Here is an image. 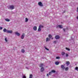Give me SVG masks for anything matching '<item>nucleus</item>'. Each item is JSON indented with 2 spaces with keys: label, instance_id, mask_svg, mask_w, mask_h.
<instances>
[{
  "label": "nucleus",
  "instance_id": "f257e3e1",
  "mask_svg": "<svg viewBox=\"0 0 78 78\" xmlns=\"http://www.w3.org/2000/svg\"><path fill=\"white\" fill-rule=\"evenodd\" d=\"M8 8L10 9H14V6L13 5L8 6Z\"/></svg>",
  "mask_w": 78,
  "mask_h": 78
},
{
  "label": "nucleus",
  "instance_id": "f03ea898",
  "mask_svg": "<svg viewBox=\"0 0 78 78\" xmlns=\"http://www.w3.org/2000/svg\"><path fill=\"white\" fill-rule=\"evenodd\" d=\"M57 28H63V26L61 25H58L57 26Z\"/></svg>",
  "mask_w": 78,
  "mask_h": 78
},
{
  "label": "nucleus",
  "instance_id": "7ed1b4c3",
  "mask_svg": "<svg viewBox=\"0 0 78 78\" xmlns=\"http://www.w3.org/2000/svg\"><path fill=\"white\" fill-rule=\"evenodd\" d=\"M24 37H25V34L23 33L22 35H21V39H24Z\"/></svg>",
  "mask_w": 78,
  "mask_h": 78
},
{
  "label": "nucleus",
  "instance_id": "20e7f679",
  "mask_svg": "<svg viewBox=\"0 0 78 78\" xmlns=\"http://www.w3.org/2000/svg\"><path fill=\"white\" fill-rule=\"evenodd\" d=\"M15 34H16V35H17L18 36H20V33H18L17 32H15Z\"/></svg>",
  "mask_w": 78,
  "mask_h": 78
},
{
  "label": "nucleus",
  "instance_id": "39448f33",
  "mask_svg": "<svg viewBox=\"0 0 78 78\" xmlns=\"http://www.w3.org/2000/svg\"><path fill=\"white\" fill-rule=\"evenodd\" d=\"M38 4V5H39V6H43V5H42V2H39Z\"/></svg>",
  "mask_w": 78,
  "mask_h": 78
},
{
  "label": "nucleus",
  "instance_id": "423d86ee",
  "mask_svg": "<svg viewBox=\"0 0 78 78\" xmlns=\"http://www.w3.org/2000/svg\"><path fill=\"white\" fill-rule=\"evenodd\" d=\"M7 33H12V30H7Z\"/></svg>",
  "mask_w": 78,
  "mask_h": 78
},
{
  "label": "nucleus",
  "instance_id": "0eeeda50",
  "mask_svg": "<svg viewBox=\"0 0 78 78\" xmlns=\"http://www.w3.org/2000/svg\"><path fill=\"white\" fill-rule=\"evenodd\" d=\"M33 30H34V31H36L37 30V27L36 26H34L33 27Z\"/></svg>",
  "mask_w": 78,
  "mask_h": 78
},
{
  "label": "nucleus",
  "instance_id": "6e6552de",
  "mask_svg": "<svg viewBox=\"0 0 78 78\" xmlns=\"http://www.w3.org/2000/svg\"><path fill=\"white\" fill-rule=\"evenodd\" d=\"M50 39L48 37H47L46 39V42H48V41H50Z\"/></svg>",
  "mask_w": 78,
  "mask_h": 78
},
{
  "label": "nucleus",
  "instance_id": "1a4fd4ad",
  "mask_svg": "<svg viewBox=\"0 0 78 78\" xmlns=\"http://www.w3.org/2000/svg\"><path fill=\"white\" fill-rule=\"evenodd\" d=\"M5 21H6V22H9V21H10L9 19H8L7 18L5 19Z\"/></svg>",
  "mask_w": 78,
  "mask_h": 78
},
{
  "label": "nucleus",
  "instance_id": "9d476101",
  "mask_svg": "<svg viewBox=\"0 0 78 78\" xmlns=\"http://www.w3.org/2000/svg\"><path fill=\"white\" fill-rule=\"evenodd\" d=\"M61 55H62V56L64 55H65V52H64V51L62 52L61 53Z\"/></svg>",
  "mask_w": 78,
  "mask_h": 78
},
{
  "label": "nucleus",
  "instance_id": "9b49d317",
  "mask_svg": "<svg viewBox=\"0 0 78 78\" xmlns=\"http://www.w3.org/2000/svg\"><path fill=\"white\" fill-rule=\"evenodd\" d=\"M55 38L56 39H58L59 38V36L58 35L56 36L55 37Z\"/></svg>",
  "mask_w": 78,
  "mask_h": 78
},
{
  "label": "nucleus",
  "instance_id": "f8f14e48",
  "mask_svg": "<svg viewBox=\"0 0 78 78\" xmlns=\"http://www.w3.org/2000/svg\"><path fill=\"white\" fill-rule=\"evenodd\" d=\"M43 66H44V64H40L39 65V66L40 67H42Z\"/></svg>",
  "mask_w": 78,
  "mask_h": 78
},
{
  "label": "nucleus",
  "instance_id": "ddd939ff",
  "mask_svg": "<svg viewBox=\"0 0 78 78\" xmlns=\"http://www.w3.org/2000/svg\"><path fill=\"white\" fill-rule=\"evenodd\" d=\"M61 67L62 69H65V67L63 65H61Z\"/></svg>",
  "mask_w": 78,
  "mask_h": 78
},
{
  "label": "nucleus",
  "instance_id": "4468645a",
  "mask_svg": "<svg viewBox=\"0 0 78 78\" xmlns=\"http://www.w3.org/2000/svg\"><path fill=\"white\" fill-rule=\"evenodd\" d=\"M44 70V67H42L41 68V72H43Z\"/></svg>",
  "mask_w": 78,
  "mask_h": 78
},
{
  "label": "nucleus",
  "instance_id": "2eb2a0df",
  "mask_svg": "<svg viewBox=\"0 0 78 78\" xmlns=\"http://www.w3.org/2000/svg\"><path fill=\"white\" fill-rule=\"evenodd\" d=\"M67 64V66H69V64H70V62L69 61H67L66 63Z\"/></svg>",
  "mask_w": 78,
  "mask_h": 78
},
{
  "label": "nucleus",
  "instance_id": "dca6fc26",
  "mask_svg": "<svg viewBox=\"0 0 78 78\" xmlns=\"http://www.w3.org/2000/svg\"><path fill=\"white\" fill-rule=\"evenodd\" d=\"M21 52L22 53H25V50L23 49H22L21 50Z\"/></svg>",
  "mask_w": 78,
  "mask_h": 78
},
{
  "label": "nucleus",
  "instance_id": "f3484780",
  "mask_svg": "<svg viewBox=\"0 0 78 78\" xmlns=\"http://www.w3.org/2000/svg\"><path fill=\"white\" fill-rule=\"evenodd\" d=\"M59 64V62H55V64L56 65H58Z\"/></svg>",
  "mask_w": 78,
  "mask_h": 78
},
{
  "label": "nucleus",
  "instance_id": "a211bd4d",
  "mask_svg": "<svg viewBox=\"0 0 78 78\" xmlns=\"http://www.w3.org/2000/svg\"><path fill=\"white\" fill-rule=\"evenodd\" d=\"M3 31L4 32H6V31L7 32V30L5 28H4L3 30Z\"/></svg>",
  "mask_w": 78,
  "mask_h": 78
},
{
  "label": "nucleus",
  "instance_id": "6ab92c4d",
  "mask_svg": "<svg viewBox=\"0 0 78 78\" xmlns=\"http://www.w3.org/2000/svg\"><path fill=\"white\" fill-rule=\"evenodd\" d=\"M43 27H44V26L42 25H40V26H39V27L40 28H43Z\"/></svg>",
  "mask_w": 78,
  "mask_h": 78
},
{
  "label": "nucleus",
  "instance_id": "aec40b11",
  "mask_svg": "<svg viewBox=\"0 0 78 78\" xmlns=\"http://www.w3.org/2000/svg\"><path fill=\"white\" fill-rule=\"evenodd\" d=\"M66 50H68V51H70V49L67 48H66Z\"/></svg>",
  "mask_w": 78,
  "mask_h": 78
},
{
  "label": "nucleus",
  "instance_id": "412c9836",
  "mask_svg": "<svg viewBox=\"0 0 78 78\" xmlns=\"http://www.w3.org/2000/svg\"><path fill=\"white\" fill-rule=\"evenodd\" d=\"M33 78V75L32 74H30V76L29 78Z\"/></svg>",
  "mask_w": 78,
  "mask_h": 78
},
{
  "label": "nucleus",
  "instance_id": "4be33fe9",
  "mask_svg": "<svg viewBox=\"0 0 78 78\" xmlns=\"http://www.w3.org/2000/svg\"><path fill=\"white\" fill-rule=\"evenodd\" d=\"M28 18H26L25 21L26 22H28Z\"/></svg>",
  "mask_w": 78,
  "mask_h": 78
},
{
  "label": "nucleus",
  "instance_id": "5701e85b",
  "mask_svg": "<svg viewBox=\"0 0 78 78\" xmlns=\"http://www.w3.org/2000/svg\"><path fill=\"white\" fill-rule=\"evenodd\" d=\"M48 37H50V38H51V37H52V36H51V34H49L48 35Z\"/></svg>",
  "mask_w": 78,
  "mask_h": 78
},
{
  "label": "nucleus",
  "instance_id": "b1692460",
  "mask_svg": "<svg viewBox=\"0 0 78 78\" xmlns=\"http://www.w3.org/2000/svg\"><path fill=\"white\" fill-rule=\"evenodd\" d=\"M55 72L56 71L55 70H52L51 71V72H52V73H55Z\"/></svg>",
  "mask_w": 78,
  "mask_h": 78
},
{
  "label": "nucleus",
  "instance_id": "393cba45",
  "mask_svg": "<svg viewBox=\"0 0 78 78\" xmlns=\"http://www.w3.org/2000/svg\"><path fill=\"white\" fill-rule=\"evenodd\" d=\"M41 28L40 27H39L38 29V31H41Z\"/></svg>",
  "mask_w": 78,
  "mask_h": 78
},
{
  "label": "nucleus",
  "instance_id": "a878e982",
  "mask_svg": "<svg viewBox=\"0 0 78 78\" xmlns=\"http://www.w3.org/2000/svg\"><path fill=\"white\" fill-rule=\"evenodd\" d=\"M68 70H69V68L68 67H66V69H65V70H66V71H67Z\"/></svg>",
  "mask_w": 78,
  "mask_h": 78
},
{
  "label": "nucleus",
  "instance_id": "bb28decb",
  "mask_svg": "<svg viewBox=\"0 0 78 78\" xmlns=\"http://www.w3.org/2000/svg\"><path fill=\"white\" fill-rule=\"evenodd\" d=\"M5 42H8V40H7V38H5Z\"/></svg>",
  "mask_w": 78,
  "mask_h": 78
},
{
  "label": "nucleus",
  "instance_id": "cd10ccee",
  "mask_svg": "<svg viewBox=\"0 0 78 78\" xmlns=\"http://www.w3.org/2000/svg\"><path fill=\"white\" fill-rule=\"evenodd\" d=\"M75 70H77V71H78V67H76Z\"/></svg>",
  "mask_w": 78,
  "mask_h": 78
},
{
  "label": "nucleus",
  "instance_id": "c85d7f7f",
  "mask_svg": "<svg viewBox=\"0 0 78 78\" xmlns=\"http://www.w3.org/2000/svg\"><path fill=\"white\" fill-rule=\"evenodd\" d=\"M51 73H52L51 72V71L50 72H49V75H51Z\"/></svg>",
  "mask_w": 78,
  "mask_h": 78
},
{
  "label": "nucleus",
  "instance_id": "c756f323",
  "mask_svg": "<svg viewBox=\"0 0 78 78\" xmlns=\"http://www.w3.org/2000/svg\"><path fill=\"white\" fill-rule=\"evenodd\" d=\"M66 57H68V56H69V54H66Z\"/></svg>",
  "mask_w": 78,
  "mask_h": 78
},
{
  "label": "nucleus",
  "instance_id": "7c9ffc66",
  "mask_svg": "<svg viewBox=\"0 0 78 78\" xmlns=\"http://www.w3.org/2000/svg\"><path fill=\"white\" fill-rule=\"evenodd\" d=\"M57 41H54V44H56V42Z\"/></svg>",
  "mask_w": 78,
  "mask_h": 78
},
{
  "label": "nucleus",
  "instance_id": "2f4dec72",
  "mask_svg": "<svg viewBox=\"0 0 78 78\" xmlns=\"http://www.w3.org/2000/svg\"><path fill=\"white\" fill-rule=\"evenodd\" d=\"M23 78H26V76H23Z\"/></svg>",
  "mask_w": 78,
  "mask_h": 78
},
{
  "label": "nucleus",
  "instance_id": "473e14b6",
  "mask_svg": "<svg viewBox=\"0 0 78 78\" xmlns=\"http://www.w3.org/2000/svg\"><path fill=\"white\" fill-rule=\"evenodd\" d=\"M60 58V57H56V59H59Z\"/></svg>",
  "mask_w": 78,
  "mask_h": 78
},
{
  "label": "nucleus",
  "instance_id": "72a5a7b5",
  "mask_svg": "<svg viewBox=\"0 0 78 78\" xmlns=\"http://www.w3.org/2000/svg\"><path fill=\"white\" fill-rule=\"evenodd\" d=\"M2 29H3V28L2 27H0V30H2Z\"/></svg>",
  "mask_w": 78,
  "mask_h": 78
},
{
  "label": "nucleus",
  "instance_id": "f704fd0d",
  "mask_svg": "<svg viewBox=\"0 0 78 78\" xmlns=\"http://www.w3.org/2000/svg\"><path fill=\"white\" fill-rule=\"evenodd\" d=\"M45 49H46V50H49V49H48V48H45Z\"/></svg>",
  "mask_w": 78,
  "mask_h": 78
},
{
  "label": "nucleus",
  "instance_id": "c9c22d12",
  "mask_svg": "<svg viewBox=\"0 0 78 78\" xmlns=\"http://www.w3.org/2000/svg\"><path fill=\"white\" fill-rule=\"evenodd\" d=\"M49 75V74H47V76H48Z\"/></svg>",
  "mask_w": 78,
  "mask_h": 78
},
{
  "label": "nucleus",
  "instance_id": "e433bc0d",
  "mask_svg": "<svg viewBox=\"0 0 78 78\" xmlns=\"http://www.w3.org/2000/svg\"><path fill=\"white\" fill-rule=\"evenodd\" d=\"M63 30L64 31H65V30H66V29H63Z\"/></svg>",
  "mask_w": 78,
  "mask_h": 78
},
{
  "label": "nucleus",
  "instance_id": "4c0bfd02",
  "mask_svg": "<svg viewBox=\"0 0 78 78\" xmlns=\"http://www.w3.org/2000/svg\"><path fill=\"white\" fill-rule=\"evenodd\" d=\"M77 12H78V7H77Z\"/></svg>",
  "mask_w": 78,
  "mask_h": 78
},
{
  "label": "nucleus",
  "instance_id": "58836bf2",
  "mask_svg": "<svg viewBox=\"0 0 78 78\" xmlns=\"http://www.w3.org/2000/svg\"><path fill=\"white\" fill-rule=\"evenodd\" d=\"M77 19H78V16L77 17Z\"/></svg>",
  "mask_w": 78,
  "mask_h": 78
},
{
  "label": "nucleus",
  "instance_id": "ea45409f",
  "mask_svg": "<svg viewBox=\"0 0 78 78\" xmlns=\"http://www.w3.org/2000/svg\"><path fill=\"white\" fill-rule=\"evenodd\" d=\"M53 39V38H52V39Z\"/></svg>",
  "mask_w": 78,
  "mask_h": 78
},
{
  "label": "nucleus",
  "instance_id": "a19ab883",
  "mask_svg": "<svg viewBox=\"0 0 78 78\" xmlns=\"http://www.w3.org/2000/svg\"><path fill=\"white\" fill-rule=\"evenodd\" d=\"M26 68L28 69V67H26Z\"/></svg>",
  "mask_w": 78,
  "mask_h": 78
}]
</instances>
